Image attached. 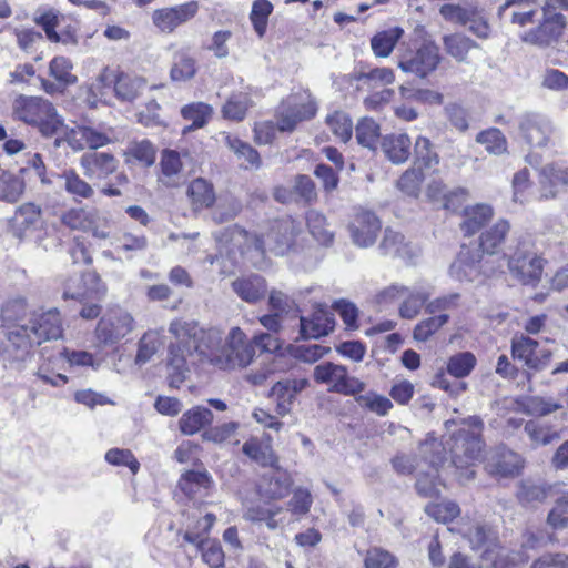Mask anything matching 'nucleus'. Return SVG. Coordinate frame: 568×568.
Segmentation results:
<instances>
[{
    "instance_id": "52",
    "label": "nucleus",
    "mask_w": 568,
    "mask_h": 568,
    "mask_svg": "<svg viewBox=\"0 0 568 568\" xmlns=\"http://www.w3.org/2000/svg\"><path fill=\"white\" fill-rule=\"evenodd\" d=\"M326 123L333 134L342 142H347L352 138L353 123L348 114L342 111H336L328 115Z\"/></svg>"
},
{
    "instance_id": "8",
    "label": "nucleus",
    "mask_w": 568,
    "mask_h": 568,
    "mask_svg": "<svg viewBox=\"0 0 568 568\" xmlns=\"http://www.w3.org/2000/svg\"><path fill=\"white\" fill-rule=\"evenodd\" d=\"M440 60L438 45L426 41L416 51H400L397 65L403 72L424 79L437 69Z\"/></svg>"
},
{
    "instance_id": "6",
    "label": "nucleus",
    "mask_w": 568,
    "mask_h": 568,
    "mask_svg": "<svg viewBox=\"0 0 568 568\" xmlns=\"http://www.w3.org/2000/svg\"><path fill=\"white\" fill-rule=\"evenodd\" d=\"M316 111V102L308 90L294 92L278 108L277 130L291 132L296 128L297 123L312 119Z\"/></svg>"
},
{
    "instance_id": "39",
    "label": "nucleus",
    "mask_w": 568,
    "mask_h": 568,
    "mask_svg": "<svg viewBox=\"0 0 568 568\" xmlns=\"http://www.w3.org/2000/svg\"><path fill=\"white\" fill-rule=\"evenodd\" d=\"M379 250L384 255L407 258L410 257V250L405 242V237L399 232L386 229L384 237L379 244Z\"/></svg>"
},
{
    "instance_id": "56",
    "label": "nucleus",
    "mask_w": 568,
    "mask_h": 568,
    "mask_svg": "<svg viewBox=\"0 0 568 568\" xmlns=\"http://www.w3.org/2000/svg\"><path fill=\"white\" fill-rule=\"evenodd\" d=\"M272 11L273 4L268 0H255L252 6L251 20L260 37H263L266 31L267 19Z\"/></svg>"
},
{
    "instance_id": "15",
    "label": "nucleus",
    "mask_w": 568,
    "mask_h": 568,
    "mask_svg": "<svg viewBox=\"0 0 568 568\" xmlns=\"http://www.w3.org/2000/svg\"><path fill=\"white\" fill-rule=\"evenodd\" d=\"M519 131L521 138L529 145L542 148L550 141L555 128L547 116L539 113H527L520 118Z\"/></svg>"
},
{
    "instance_id": "9",
    "label": "nucleus",
    "mask_w": 568,
    "mask_h": 568,
    "mask_svg": "<svg viewBox=\"0 0 568 568\" xmlns=\"http://www.w3.org/2000/svg\"><path fill=\"white\" fill-rule=\"evenodd\" d=\"M567 18L562 13L541 14L538 24L520 34V40L529 45L546 49L556 43L564 34Z\"/></svg>"
},
{
    "instance_id": "2",
    "label": "nucleus",
    "mask_w": 568,
    "mask_h": 568,
    "mask_svg": "<svg viewBox=\"0 0 568 568\" xmlns=\"http://www.w3.org/2000/svg\"><path fill=\"white\" fill-rule=\"evenodd\" d=\"M62 320L57 308L33 312L26 324H16L7 333L8 342L14 347V358H24L33 346L62 336Z\"/></svg>"
},
{
    "instance_id": "27",
    "label": "nucleus",
    "mask_w": 568,
    "mask_h": 568,
    "mask_svg": "<svg viewBox=\"0 0 568 568\" xmlns=\"http://www.w3.org/2000/svg\"><path fill=\"white\" fill-rule=\"evenodd\" d=\"M186 196L194 212L211 207L216 200L212 183L203 178L194 179L189 184Z\"/></svg>"
},
{
    "instance_id": "16",
    "label": "nucleus",
    "mask_w": 568,
    "mask_h": 568,
    "mask_svg": "<svg viewBox=\"0 0 568 568\" xmlns=\"http://www.w3.org/2000/svg\"><path fill=\"white\" fill-rule=\"evenodd\" d=\"M197 11L199 3L190 1L180 6L155 10L152 14V21L161 32L171 33L179 26L194 18Z\"/></svg>"
},
{
    "instance_id": "51",
    "label": "nucleus",
    "mask_w": 568,
    "mask_h": 568,
    "mask_svg": "<svg viewBox=\"0 0 568 568\" xmlns=\"http://www.w3.org/2000/svg\"><path fill=\"white\" fill-rule=\"evenodd\" d=\"M424 181V173L420 168L414 165L406 170L397 181L398 189L408 196L417 197Z\"/></svg>"
},
{
    "instance_id": "54",
    "label": "nucleus",
    "mask_w": 568,
    "mask_h": 568,
    "mask_svg": "<svg viewBox=\"0 0 568 568\" xmlns=\"http://www.w3.org/2000/svg\"><path fill=\"white\" fill-rule=\"evenodd\" d=\"M248 105L246 93L240 92L232 94L222 109L223 116L234 121H241L245 118Z\"/></svg>"
},
{
    "instance_id": "18",
    "label": "nucleus",
    "mask_w": 568,
    "mask_h": 568,
    "mask_svg": "<svg viewBox=\"0 0 568 568\" xmlns=\"http://www.w3.org/2000/svg\"><path fill=\"white\" fill-rule=\"evenodd\" d=\"M382 229L379 219L371 211H361L355 214L349 232L353 243L359 247L372 246Z\"/></svg>"
},
{
    "instance_id": "46",
    "label": "nucleus",
    "mask_w": 568,
    "mask_h": 568,
    "mask_svg": "<svg viewBox=\"0 0 568 568\" xmlns=\"http://www.w3.org/2000/svg\"><path fill=\"white\" fill-rule=\"evenodd\" d=\"M476 142L483 144L490 154L500 155L507 151V140L503 132L496 128H490L478 133Z\"/></svg>"
},
{
    "instance_id": "33",
    "label": "nucleus",
    "mask_w": 568,
    "mask_h": 568,
    "mask_svg": "<svg viewBox=\"0 0 568 568\" xmlns=\"http://www.w3.org/2000/svg\"><path fill=\"white\" fill-rule=\"evenodd\" d=\"M160 181L166 186H178L182 180V160L179 152L164 150L160 161Z\"/></svg>"
},
{
    "instance_id": "13",
    "label": "nucleus",
    "mask_w": 568,
    "mask_h": 568,
    "mask_svg": "<svg viewBox=\"0 0 568 568\" xmlns=\"http://www.w3.org/2000/svg\"><path fill=\"white\" fill-rule=\"evenodd\" d=\"M61 222L72 230L89 231L100 240L110 236L108 220L97 209L72 207L63 213Z\"/></svg>"
},
{
    "instance_id": "32",
    "label": "nucleus",
    "mask_w": 568,
    "mask_h": 568,
    "mask_svg": "<svg viewBox=\"0 0 568 568\" xmlns=\"http://www.w3.org/2000/svg\"><path fill=\"white\" fill-rule=\"evenodd\" d=\"M524 430L528 436L531 446L535 448L549 445L560 439V430L542 420L527 422Z\"/></svg>"
},
{
    "instance_id": "58",
    "label": "nucleus",
    "mask_w": 568,
    "mask_h": 568,
    "mask_svg": "<svg viewBox=\"0 0 568 568\" xmlns=\"http://www.w3.org/2000/svg\"><path fill=\"white\" fill-rule=\"evenodd\" d=\"M268 396L276 402V412L280 416H285L291 412L295 396L290 392L283 381L277 382L271 388Z\"/></svg>"
},
{
    "instance_id": "64",
    "label": "nucleus",
    "mask_w": 568,
    "mask_h": 568,
    "mask_svg": "<svg viewBox=\"0 0 568 568\" xmlns=\"http://www.w3.org/2000/svg\"><path fill=\"white\" fill-rule=\"evenodd\" d=\"M548 524L555 529H561L568 525V495L559 498L548 514Z\"/></svg>"
},
{
    "instance_id": "53",
    "label": "nucleus",
    "mask_w": 568,
    "mask_h": 568,
    "mask_svg": "<svg viewBox=\"0 0 568 568\" xmlns=\"http://www.w3.org/2000/svg\"><path fill=\"white\" fill-rule=\"evenodd\" d=\"M449 320L448 314H439L420 321L414 328V338L426 342Z\"/></svg>"
},
{
    "instance_id": "17",
    "label": "nucleus",
    "mask_w": 568,
    "mask_h": 568,
    "mask_svg": "<svg viewBox=\"0 0 568 568\" xmlns=\"http://www.w3.org/2000/svg\"><path fill=\"white\" fill-rule=\"evenodd\" d=\"M290 474L276 466L266 469L256 481L258 495L266 499H282L288 495L292 487Z\"/></svg>"
},
{
    "instance_id": "62",
    "label": "nucleus",
    "mask_w": 568,
    "mask_h": 568,
    "mask_svg": "<svg viewBox=\"0 0 568 568\" xmlns=\"http://www.w3.org/2000/svg\"><path fill=\"white\" fill-rule=\"evenodd\" d=\"M406 292V286L400 284H392L381 290L374 297V303L379 311L387 310L395 302L400 300Z\"/></svg>"
},
{
    "instance_id": "12",
    "label": "nucleus",
    "mask_w": 568,
    "mask_h": 568,
    "mask_svg": "<svg viewBox=\"0 0 568 568\" xmlns=\"http://www.w3.org/2000/svg\"><path fill=\"white\" fill-rule=\"evenodd\" d=\"M508 270L521 284L536 286L542 275L544 260L536 252L518 248L508 258Z\"/></svg>"
},
{
    "instance_id": "23",
    "label": "nucleus",
    "mask_w": 568,
    "mask_h": 568,
    "mask_svg": "<svg viewBox=\"0 0 568 568\" xmlns=\"http://www.w3.org/2000/svg\"><path fill=\"white\" fill-rule=\"evenodd\" d=\"M432 294L430 285L425 283H416L413 287L406 286L405 295L400 298L402 303L398 307L399 316L405 320L415 318Z\"/></svg>"
},
{
    "instance_id": "30",
    "label": "nucleus",
    "mask_w": 568,
    "mask_h": 568,
    "mask_svg": "<svg viewBox=\"0 0 568 568\" xmlns=\"http://www.w3.org/2000/svg\"><path fill=\"white\" fill-rule=\"evenodd\" d=\"M494 216V210L488 204H476L464 209V220L460 229L466 235L477 233Z\"/></svg>"
},
{
    "instance_id": "3",
    "label": "nucleus",
    "mask_w": 568,
    "mask_h": 568,
    "mask_svg": "<svg viewBox=\"0 0 568 568\" xmlns=\"http://www.w3.org/2000/svg\"><path fill=\"white\" fill-rule=\"evenodd\" d=\"M300 232L298 224L292 217L274 220L258 227L251 241V263L257 268L270 265V256L286 254Z\"/></svg>"
},
{
    "instance_id": "31",
    "label": "nucleus",
    "mask_w": 568,
    "mask_h": 568,
    "mask_svg": "<svg viewBox=\"0 0 568 568\" xmlns=\"http://www.w3.org/2000/svg\"><path fill=\"white\" fill-rule=\"evenodd\" d=\"M412 141L405 133L386 135L382 141V150L394 164L407 161L410 154Z\"/></svg>"
},
{
    "instance_id": "42",
    "label": "nucleus",
    "mask_w": 568,
    "mask_h": 568,
    "mask_svg": "<svg viewBox=\"0 0 568 568\" xmlns=\"http://www.w3.org/2000/svg\"><path fill=\"white\" fill-rule=\"evenodd\" d=\"M355 400L362 408L375 413L378 416H386L393 408L390 399L375 392L359 393L355 395Z\"/></svg>"
},
{
    "instance_id": "7",
    "label": "nucleus",
    "mask_w": 568,
    "mask_h": 568,
    "mask_svg": "<svg viewBox=\"0 0 568 568\" xmlns=\"http://www.w3.org/2000/svg\"><path fill=\"white\" fill-rule=\"evenodd\" d=\"M313 377L317 383L327 385L329 390L344 396H355L366 387L363 381L351 376L345 366L333 362L316 365Z\"/></svg>"
},
{
    "instance_id": "36",
    "label": "nucleus",
    "mask_w": 568,
    "mask_h": 568,
    "mask_svg": "<svg viewBox=\"0 0 568 568\" xmlns=\"http://www.w3.org/2000/svg\"><path fill=\"white\" fill-rule=\"evenodd\" d=\"M403 34L404 30L400 27L377 32L371 39V48L374 54L378 58H388Z\"/></svg>"
},
{
    "instance_id": "49",
    "label": "nucleus",
    "mask_w": 568,
    "mask_h": 568,
    "mask_svg": "<svg viewBox=\"0 0 568 568\" xmlns=\"http://www.w3.org/2000/svg\"><path fill=\"white\" fill-rule=\"evenodd\" d=\"M354 79L367 87L387 85L395 81L394 71L389 68H375L368 72H357Z\"/></svg>"
},
{
    "instance_id": "26",
    "label": "nucleus",
    "mask_w": 568,
    "mask_h": 568,
    "mask_svg": "<svg viewBox=\"0 0 568 568\" xmlns=\"http://www.w3.org/2000/svg\"><path fill=\"white\" fill-rule=\"evenodd\" d=\"M540 186L542 199H554L568 186V172L554 165H546L541 170Z\"/></svg>"
},
{
    "instance_id": "34",
    "label": "nucleus",
    "mask_w": 568,
    "mask_h": 568,
    "mask_svg": "<svg viewBox=\"0 0 568 568\" xmlns=\"http://www.w3.org/2000/svg\"><path fill=\"white\" fill-rule=\"evenodd\" d=\"M510 231L507 220L500 219L480 235V248L484 253L496 254L505 243Z\"/></svg>"
},
{
    "instance_id": "37",
    "label": "nucleus",
    "mask_w": 568,
    "mask_h": 568,
    "mask_svg": "<svg viewBox=\"0 0 568 568\" xmlns=\"http://www.w3.org/2000/svg\"><path fill=\"white\" fill-rule=\"evenodd\" d=\"M443 45L448 55L458 62H466L471 49L478 48V44L462 33L444 36Z\"/></svg>"
},
{
    "instance_id": "25",
    "label": "nucleus",
    "mask_w": 568,
    "mask_h": 568,
    "mask_svg": "<svg viewBox=\"0 0 568 568\" xmlns=\"http://www.w3.org/2000/svg\"><path fill=\"white\" fill-rule=\"evenodd\" d=\"M301 335L304 338H320L328 335L335 326L333 314L324 308L315 310L310 317H301Z\"/></svg>"
},
{
    "instance_id": "14",
    "label": "nucleus",
    "mask_w": 568,
    "mask_h": 568,
    "mask_svg": "<svg viewBox=\"0 0 568 568\" xmlns=\"http://www.w3.org/2000/svg\"><path fill=\"white\" fill-rule=\"evenodd\" d=\"M511 355L514 358L523 361L528 368L535 371L547 368L552 358L551 351L539 349L538 341L525 335L513 338Z\"/></svg>"
},
{
    "instance_id": "4",
    "label": "nucleus",
    "mask_w": 568,
    "mask_h": 568,
    "mask_svg": "<svg viewBox=\"0 0 568 568\" xmlns=\"http://www.w3.org/2000/svg\"><path fill=\"white\" fill-rule=\"evenodd\" d=\"M12 115L28 125L34 126L47 138L60 133L63 119L54 105L41 97L19 94L12 102Z\"/></svg>"
},
{
    "instance_id": "11",
    "label": "nucleus",
    "mask_w": 568,
    "mask_h": 568,
    "mask_svg": "<svg viewBox=\"0 0 568 568\" xmlns=\"http://www.w3.org/2000/svg\"><path fill=\"white\" fill-rule=\"evenodd\" d=\"M422 453L429 464L428 471H418L416 489L420 496L434 497L438 494V466L445 460L442 444L436 439L425 442L422 445Z\"/></svg>"
},
{
    "instance_id": "43",
    "label": "nucleus",
    "mask_w": 568,
    "mask_h": 568,
    "mask_svg": "<svg viewBox=\"0 0 568 568\" xmlns=\"http://www.w3.org/2000/svg\"><path fill=\"white\" fill-rule=\"evenodd\" d=\"M477 359L470 352H462L450 356L447 361V372L456 378L468 376L475 368Z\"/></svg>"
},
{
    "instance_id": "50",
    "label": "nucleus",
    "mask_w": 568,
    "mask_h": 568,
    "mask_svg": "<svg viewBox=\"0 0 568 568\" xmlns=\"http://www.w3.org/2000/svg\"><path fill=\"white\" fill-rule=\"evenodd\" d=\"M379 135V125L373 119L364 118L356 125L357 142L367 149H375Z\"/></svg>"
},
{
    "instance_id": "60",
    "label": "nucleus",
    "mask_w": 568,
    "mask_h": 568,
    "mask_svg": "<svg viewBox=\"0 0 568 568\" xmlns=\"http://www.w3.org/2000/svg\"><path fill=\"white\" fill-rule=\"evenodd\" d=\"M251 458L265 467L270 466V468H273L277 466V457L273 452L270 436L260 444L251 442Z\"/></svg>"
},
{
    "instance_id": "61",
    "label": "nucleus",
    "mask_w": 568,
    "mask_h": 568,
    "mask_svg": "<svg viewBox=\"0 0 568 568\" xmlns=\"http://www.w3.org/2000/svg\"><path fill=\"white\" fill-rule=\"evenodd\" d=\"M105 460L113 466H126L133 474L140 469V463L130 449L111 448L105 453Z\"/></svg>"
},
{
    "instance_id": "57",
    "label": "nucleus",
    "mask_w": 568,
    "mask_h": 568,
    "mask_svg": "<svg viewBox=\"0 0 568 568\" xmlns=\"http://www.w3.org/2000/svg\"><path fill=\"white\" fill-rule=\"evenodd\" d=\"M364 565L365 568H396L397 560L388 550L373 547L367 550Z\"/></svg>"
},
{
    "instance_id": "45",
    "label": "nucleus",
    "mask_w": 568,
    "mask_h": 568,
    "mask_svg": "<svg viewBox=\"0 0 568 568\" xmlns=\"http://www.w3.org/2000/svg\"><path fill=\"white\" fill-rule=\"evenodd\" d=\"M161 335L158 331H148L138 343L135 363L138 365L146 364L161 346Z\"/></svg>"
},
{
    "instance_id": "10",
    "label": "nucleus",
    "mask_w": 568,
    "mask_h": 568,
    "mask_svg": "<svg viewBox=\"0 0 568 568\" xmlns=\"http://www.w3.org/2000/svg\"><path fill=\"white\" fill-rule=\"evenodd\" d=\"M134 329L133 316L123 308H113L108 311L98 322L95 337L100 344L111 346Z\"/></svg>"
},
{
    "instance_id": "28",
    "label": "nucleus",
    "mask_w": 568,
    "mask_h": 568,
    "mask_svg": "<svg viewBox=\"0 0 568 568\" xmlns=\"http://www.w3.org/2000/svg\"><path fill=\"white\" fill-rule=\"evenodd\" d=\"M197 72V63L186 49L174 52L170 69V79L173 82H186L192 80Z\"/></svg>"
},
{
    "instance_id": "59",
    "label": "nucleus",
    "mask_w": 568,
    "mask_h": 568,
    "mask_svg": "<svg viewBox=\"0 0 568 568\" xmlns=\"http://www.w3.org/2000/svg\"><path fill=\"white\" fill-rule=\"evenodd\" d=\"M428 516L439 523H447L453 520L459 515V507L453 501H442L437 504H428L425 507Z\"/></svg>"
},
{
    "instance_id": "35",
    "label": "nucleus",
    "mask_w": 568,
    "mask_h": 568,
    "mask_svg": "<svg viewBox=\"0 0 568 568\" xmlns=\"http://www.w3.org/2000/svg\"><path fill=\"white\" fill-rule=\"evenodd\" d=\"M213 420V414L209 408L196 406L185 412L179 420L180 430L184 435H194Z\"/></svg>"
},
{
    "instance_id": "21",
    "label": "nucleus",
    "mask_w": 568,
    "mask_h": 568,
    "mask_svg": "<svg viewBox=\"0 0 568 568\" xmlns=\"http://www.w3.org/2000/svg\"><path fill=\"white\" fill-rule=\"evenodd\" d=\"M40 217V206L33 203L22 204L9 220V231L14 237L21 240L27 236L29 232L37 229Z\"/></svg>"
},
{
    "instance_id": "38",
    "label": "nucleus",
    "mask_w": 568,
    "mask_h": 568,
    "mask_svg": "<svg viewBox=\"0 0 568 568\" xmlns=\"http://www.w3.org/2000/svg\"><path fill=\"white\" fill-rule=\"evenodd\" d=\"M213 114V108L204 102H193L181 109V115L192 124L184 129V133L203 128Z\"/></svg>"
},
{
    "instance_id": "48",
    "label": "nucleus",
    "mask_w": 568,
    "mask_h": 568,
    "mask_svg": "<svg viewBox=\"0 0 568 568\" xmlns=\"http://www.w3.org/2000/svg\"><path fill=\"white\" fill-rule=\"evenodd\" d=\"M71 70L72 63L65 57H55L49 64V74L62 87H68L77 82V77L72 74Z\"/></svg>"
},
{
    "instance_id": "20",
    "label": "nucleus",
    "mask_w": 568,
    "mask_h": 568,
    "mask_svg": "<svg viewBox=\"0 0 568 568\" xmlns=\"http://www.w3.org/2000/svg\"><path fill=\"white\" fill-rule=\"evenodd\" d=\"M99 81L102 83H111L114 81V92L116 98L129 102L136 99L145 87V81L142 78L125 73H121L115 77L109 69L103 70L99 75Z\"/></svg>"
},
{
    "instance_id": "40",
    "label": "nucleus",
    "mask_w": 568,
    "mask_h": 568,
    "mask_svg": "<svg viewBox=\"0 0 568 568\" xmlns=\"http://www.w3.org/2000/svg\"><path fill=\"white\" fill-rule=\"evenodd\" d=\"M24 191V181L22 178L10 173L0 174V201L8 203L17 202Z\"/></svg>"
},
{
    "instance_id": "47",
    "label": "nucleus",
    "mask_w": 568,
    "mask_h": 568,
    "mask_svg": "<svg viewBox=\"0 0 568 568\" xmlns=\"http://www.w3.org/2000/svg\"><path fill=\"white\" fill-rule=\"evenodd\" d=\"M210 483V476L205 470H189L182 475L179 486L185 495L192 497L201 489L209 488Z\"/></svg>"
},
{
    "instance_id": "24",
    "label": "nucleus",
    "mask_w": 568,
    "mask_h": 568,
    "mask_svg": "<svg viewBox=\"0 0 568 568\" xmlns=\"http://www.w3.org/2000/svg\"><path fill=\"white\" fill-rule=\"evenodd\" d=\"M483 273L480 255L469 248H463L457 260L450 266V274L460 282L477 281Z\"/></svg>"
},
{
    "instance_id": "1",
    "label": "nucleus",
    "mask_w": 568,
    "mask_h": 568,
    "mask_svg": "<svg viewBox=\"0 0 568 568\" xmlns=\"http://www.w3.org/2000/svg\"><path fill=\"white\" fill-rule=\"evenodd\" d=\"M169 333L175 338L169 345L166 368L171 387H179L189 373V357L194 352L220 369H234L248 364V343L240 327H232L226 336L217 327L202 329L194 321L174 320Z\"/></svg>"
},
{
    "instance_id": "29",
    "label": "nucleus",
    "mask_w": 568,
    "mask_h": 568,
    "mask_svg": "<svg viewBox=\"0 0 568 568\" xmlns=\"http://www.w3.org/2000/svg\"><path fill=\"white\" fill-rule=\"evenodd\" d=\"M60 179L63 181L64 191L74 202L91 200L95 194L93 186L82 179L74 169L64 170Z\"/></svg>"
},
{
    "instance_id": "22",
    "label": "nucleus",
    "mask_w": 568,
    "mask_h": 568,
    "mask_svg": "<svg viewBox=\"0 0 568 568\" xmlns=\"http://www.w3.org/2000/svg\"><path fill=\"white\" fill-rule=\"evenodd\" d=\"M68 141L73 150L79 151L87 148L92 150L102 148L109 144L112 139L108 132L88 125H78L70 131Z\"/></svg>"
},
{
    "instance_id": "19",
    "label": "nucleus",
    "mask_w": 568,
    "mask_h": 568,
    "mask_svg": "<svg viewBox=\"0 0 568 568\" xmlns=\"http://www.w3.org/2000/svg\"><path fill=\"white\" fill-rule=\"evenodd\" d=\"M80 166L88 179H106L118 169V160L108 152H88L80 158Z\"/></svg>"
},
{
    "instance_id": "41",
    "label": "nucleus",
    "mask_w": 568,
    "mask_h": 568,
    "mask_svg": "<svg viewBox=\"0 0 568 568\" xmlns=\"http://www.w3.org/2000/svg\"><path fill=\"white\" fill-rule=\"evenodd\" d=\"M124 155L128 163L134 160L145 166H151L155 161V148L149 140L132 141Z\"/></svg>"
},
{
    "instance_id": "63",
    "label": "nucleus",
    "mask_w": 568,
    "mask_h": 568,
    "mask_svg": "<svg viewBox=\"0 0 568 568\" xmlns=\"http://www.w3.org/2000/svg\"><path fill=\"white\" fill-rule=\"evenodd\" d=\"M541 87L554 92H566L568 75L558 69L548 68L542 74Z\"/></svg>"
},
{
    "instance_id": "44",
    "label": "nucleus",
    "mask_w": 568,
    "mask_h": 568,
    "mask_svg": "<svg viewBox=\"0 0 568 568\" xmlns=\"http://www.w3.org/2000/svg\"><path fill=\"white\" fill-rule=\"evenodd\" d=\"M306 223L313 237L323 245H328L333 241V233L327 229L326 217L315 210H310L306 214Z\"/></svg>"
},
{
    "instance_id": "55",
    "label": "nucleus",
    "mask_w": 568,
    "mask_h": 568,
    "mask_svg": "<svg viewBox=\"0 0 568 568\" xmlns=\"http://www.w3.org/2000/svg\"><path fill=\"white\" fill-rule=\"evenodd\" d=\"M241 207V203L235 197H221L212 212V219L219 224L229 222L240 213Z\"/></svg>"
},
{
    "instance_id": "5",
    "label": "nucleus",
    "mask_w": 568,
    "mask_h": 568,
    "mask_svg": "<svg viewBox=\"0 0 568 568\" xmlns=\"http://www.w3.org/2000/svg\"><path fill=\"white\" fill-rule=\"evenodd\" d=\"M463 424L467 425L471 430L462 428L454 436V445L450 447L452 460L457 469H466L465 474H460V478L470 480L475 476V471L470 469L480 460L483 452V442L480 432L483 429V420L473 416Z\"/></svg>"
}]
</instances>
